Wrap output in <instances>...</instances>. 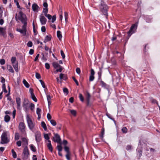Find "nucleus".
<instances>
[{
    "label": "nucleus",
    "instance_id": "nucleus-1",
    "mask_svg": "<svg viewBox=\"0 0 160 160\" xmlns=\"http://www.w3.org/2000/svg\"><path fill=\"white\" fill-rule=\"evenodd\" d=\"M9 133L8 131H4L1 136V143L4 144L9 142Z\"/></svg>",
    "mask_w": 160,
    "mask_h": 160
},
{
    "label": "nucleus",
    "instance_id": "nucleus-2",
    "mask_svg": "<svg viewBox=\"0 0 160 160\" xmlns=\"http://www.w3.org/2000/svg\"><path fill=\"white\" fill-rule=\"evenodd\" d=\"M19 16L18 18H17V14H16L15 17L16 20L17 21L18 20H20L23 24L27 25V18L26 15L24 14L23 13L22 11H19Z\"/></svg>",
    "mask_w": 160,
    "mask_h": 160
},
{
    "label": "nucleus",
    "instance_id": "nucleus-3",
    "mask_svg": "<svg viewBox=\"0 0 160 160\" xmlns=\"http://www.w3.org/2000/svg\"><path fill=\"white\" fill-rule=\"evenodd\" d=\"M99 8L101 11L102 13L103 14L107 16L108 15L107 12L108 7L103 1H101L99 5Z\"/></svg>",
    "mask_w": 160,
    "mask_h": 160
},
{
    "label": "nucleus",
    "instance_id": "nucleus-4",
    "mask_svg": "<svg viewBox=\"0 0 160 160\" xmlns=\"http://www.w3.org/2000/svg\"><path fill=\"white\" fill-rule=\"evenodd\" d=\"M26 120L29 128L32 131L35 125L30 118L28 114H27L26 116Z\"/></svg>",
    "mask_w": 160,
    "mask_h": 160
},
{
    "label": "nucleus",
    "instance_id": "nucleus-5",
    "mask_svg": "<svg viewBox=\"0 0 160 160\" xmlns=\"http://www.w3.org/2000/svg\"><path fill=\"white\" fill-rule=\"evenodd\" d=\"M18 128L22 134L23 136H26V126L24 123L23 122H20Z\"/></svg>",
    "mask_w": 160,
    "mask_h": 160
},
{
    "label": "nucleus",
    "instance_id": "nucleus-6",
    "mask_svg": "<svg viewBox=\"0 0 160 160\" xmlns=\"http://www.w3.org/2000/svg\"><path fill=\"white\" fill-rule=\"evenodd\" d=\"M29 154V151L28 147L26 146L23 151L22 157L23 160H26L28 158V156Z\"/></svg>",
    "mask_w": 160,
    "mask_h": 160
},
{
    "label": "nucleus",
    "instance_id": "nucleus-7",
    "mask_svg": "<svg viewBox=\"0 0 160 160\" xmlns=\"http://www.w3.org/2000/svg\"><path fill=\"white\" fill-rule=\"evenodd\" d=\"M27 25L23 24L22 26V28L17 29V31L20 33L22 36H25L26 34L27 29L26 27Z\"/></svg>",
    "mask_w": 160,
    "mask_h": 160
},
{
    "label": "nucleus",
    "instance_id": "nucleus-8",
    "mask_svg": "<svg viewBox=\"0 0 160 160\" xmlns=\"http://www.w3.org/2000/svg\"><path fill=\"white\" fill-rule=\"evenodd\" d=\"M52 65L54 68L56 69V72H61L62 71V67L57 62H54L52 63Z\"/></svg>",
    "mask_w": 160,
    "mask_h": 160
},
{
    "label": "nucleus",
    "instance_id": "nucleus-9",
    "mask_svg": "<svg viewBox=\"0 0 160 160\" xmlns=\"http://www.w3.org/2000/svg\"><path fill=\"white\" fill-rule=\"evenodd\" d=\"M137 25L135 24H133L131 27L129 31L128 32V35L130 37L132 34L135 33L136 31Z\"/></svg>",
    "mask_w": 160,
    "mask_h": 160
},
{
    "label": "nucleus",
    "instance_id": "nucleus-10",
    "mask_svg": "<svg viewBox=\"0 0 160 160\" xmlns=\"http://www.w3.org/2000/svg\"><path fill=\"white\" fill-rule=\"evenodd\" d=\"M23 108L25 109L26 112H27L29 109V101L27 100L24 99L23 102Z\"/></svg>",
    "mask_w": 160,
    "mask_h": 160
},
{
    "label": "nucleus",
    "instance_id": "nucleus-11",
    "mask_svg": "<svg viewBox=\"0 0 160 160\" xmlns=\"http://www.w3.org/2000/svg\"><path fill=\"white\" fill-rule=\"evenodd\" d=\"M53 141L59 144H61V140L60 136L58 134H54V137L53 138Z\"/></svg>",
    "mask_w": 160,
    "mask_h": 160
},
{
    "label": "nucleus",
    "instance_id": "nucleus-12",
    "mask_svg": "<svg viewBox=\"0 0 160 160\" xmlns=\"http://www.w3.org/2000/svg\"><path fill=\"white\" fill-rule=\"evenodd\" d=\"M32 8L34 12H38L39 10L38 6L35 2L32 4Z\"/></svg>",
    "mask_w": 160,
    "mask_h": 160
},
{
    "label": "nucleus",
    "instance_id": "nucleus-13",
    "mask_svg": "<svg viewBox=\"0 0 160 160\" xmlns=\"http://www.w3.org/2000/svg\"><path fill=\"white\" fill-rule=\"evenodd\" d=\"M40 22L42 25H45L47 22V19L42 14L41 15L39 16Z\"/></svg>",
    "mask_w": 160,
    "mask_h": 160
},
{
    "label": "nucleus",
    "instance_id": "nucleus-14",
    "mask_svg": "<svg viewBox=\"0 0 160 160\" xmlns=\"http://www.w3.org/2000/svg\"><path fill=\"white\" fill-rule=\"evenodd\" d=\"M35 139L37 142H39L41 140V134L39 131H37L35 133Z\"/></svg>",
    "mask_w": 160,
    "mask_h": 160
},
{
    "label": "nucleus",
    "instance_id": "nucleus-15",
    "mask_svg": "<svg viewBox=\"0 0 160 160\" xmlns=\"http://www.w3.org/2000/svg\"><path fill=\"white\" fill-rule=\"evenodd\" d=\"M16 99L17 105V108L20 109L21 108V99L20 98L18 97L16 98Z\"/></svg>",
    "mask_w": 160,
    "mask_h": 160
},
{
    "label": "nucleus",
    "instance_id": "nucleus-16",
    "mask_svg": "<svg viewBox=\"0 0 160 160\" xmlns=\"http://www.w3.org/2000/svg\"><path fill=\"white\" fill-rule=\"evenodd\" d=\"M91 96L89 93L88 92H87L86 95V100L87 102V105L88 106L89 105L90 100Z\"/></svg>",
    "mask_w": 160,
    "mask_h": 160
},
{
    "label": "nucleus",
    "instance_id": "nucleus-17",
    "mask_svg": "<svg viewBox=\"0 0 160 160\" xmlns=\"http://www.w3.org/2000/svg\"><path fill=\"white\" fill-rule=\"evenodd\" d=\"M12 66L14 68L15 71L16 72H18V62H16L15 63H12Z\"/></svg>",
    "mask_w": 160,
    "mask_h": 160
},
{
    "label": "nucleus",
    "instance_id": "nucleus-18",
    "mask_svg": "<svg viewBox=\"0 0 160 160\" xmlns=\"http://www.w3.org/2000/svg\"><path fill=\"white\" fill-rule=\"evenodd\" d=\"M48 144L47 147L49 150L51 152H52L53 151V148L51 145V142L50 140H48Z\"/></svg>",
    "mask_w": 160,
    "mask_h": 160
},
{
    "label": "nucleus",
    "instance_id": "nucleus-19",
    "mask_svg": "<svg viewBox=\"0 0 160 160\" xmlns=\"http://www.w3.org/2000/svg\"><path fill=\"white\" fill-rule=\"evenodd\" d=\"M47 99L48 101V105L49 106L51 104V96L49 94H47Z\"/></svg>",
    "mask_w": 160,
    "mask_h": 160
},
{
    "label": "nucleus",
    "instance_id": "nucleus-20",
    "mask_svg": "<svg viewBox=\"0 0 160 160\" xmlns=\"http://www.w3.org/2000/svg\"><path fill=\"white\" fill-rule=\"evenodd\" d=\"M22 141L23 144L25 145H28V140L25 138H22Z\"/></svg>",
    "mask_w": 160,
    "mask_h": 160
},
{
    "label": "nucleus",
    "instance_id": "nucleus-21",
    "mask_svg": "<svg viewBox=\"0 0 160 160\" xmlns=\"http://www.w3.org/2000/svg\"><path fill=\"white\" fill-rule=\"evenodd\" d=\"M57 36L59 40H61L62 36L61 32L60 31H57Z\"/></svg>",
    "mask_w": 160,
    "mask_h": 160
},
{
    "label": "nucleus",
    "instance_id": "nucleus-22",
    "mask_svg": "<svg viewBox=\"0 0 160 160\" xmlns=\"http://www.w3.org/2000/svg\"><path fill=\"white\" fill-rule=\"evenodd\" d=\"M41 126L43 128V129L45 131L47 130V127L45 123L43 121L41 122Z\"/></svg>",
    "mask_w": 160,
    "mask_h": 160
},
{
    "label": "nucleus",
    "instance_id": "nucleus-23",
    "mask_svg": "<svg viewBox=\"0 0 160 160\" xmlns=\"http://www.w3.org/2000/svg\"><path fill=\"white\" fill-rule=\"evenodd\" d=\"M5 29L4 28L2 27L0 28V34L4 36L5 34L4 31Z\"/></svg>",
    "mask_w": 160,
    "mask_h": 160
},
{
    "label": "nucleus",
    "instance_id": "nucleus-24",
    "mask_svg": "<svg viewBox=\"0 0 160 160\" xmlns=\"http://www.w3.org/2000/svg\"><path fill=\"white\" fill-rule=\"evenodd\" d=\"M23 82L24 86L26 88H28L29 87V84L25 79H24L23 80Z\"/></svg>",
    "mask_w": 160,
    "mask_h": 160
},
{
    "label": "nucleus",
    "instance_id": "nucleus-25",
    "mask_svg": "<svg viewBox=\"0 0 160 160\" xmlns=\"http://www.w3.org/2000/svg\"><path fill=\"white\" fill-rule=\"evenodd\" d=\"M7 68L10 72L12 73L14 72V71L13 69V68L11 65H8L7 67Z\"/></svg>",
    "mask_w": 160,
    "mask_h": 160
},
{
    "label": "nucleus",
    "instance_id": "nucleus-26",
    "mask_svg": "<svg viewBox=\"0 0 160 160\" xmlns=\"http://www.w3.org/2000/svg\"><path fill=\"white\" fill-rule=\"evenodd\" d=\"M10 118L8 115H6L4 117V121L6 122H8L10 120Z\"/></svg>",
    "mask_w": 160,
    "mask_h": 160
},
{
    "label": "nucleus",
    "instance_id": "nucleus-27",
    "mask_svg": "<svg viewBox=\"0 0 160 160\" xmlns=\"http://www.w3.org/2000/svg\"><path fill=\"white\" fill-rule=\"evenodd\" d=\"M30 148L33 152H35L36 151V147L33 144L30 145Z\"/></svg>",
    "mask_w": 160,
    "mask_h": 160
},
{
    "label": "nucleus",
    "instance_id": "nucleus-28",
    "mask_svg": "<svg viewBox=\"0 0 160 160\" xmlns=\"http://www.w3.org/2000/svg\"><path fill=\"white\" fill-rule=\"evenodd\" d=\"M150 101L151 102L154 104L156 103L157 105H158V102L155 99H153L152 98H150Z\"/></svg>",
    "mask_w": 160,
    "mask_h": 160
},
{
    "label": "nucleus",
    "instance_id": "nucleus-29",
    "mask_svg": "<svg viewBox=\"0 0 160 160\" xmlns=\"http://www.w3.org/2000/svg\"><path fill=\"white\" fill-rule=\"evenodd\" d=\"M51 39V37L50 35H47L45 37L44 42H48L50 41Z\"/></svg>",
    "mask_w": 160,
    "mask_h": 160
},
{
    "label": "nucleus",
    "instance_id": "nucleus-30",
    "mask_svg": "<svg viewBox=\"0 0 160 160\" xmlns=\"http://www.w3.org/2000/svg\"><path fill=\"white\" fill-rule=\"evenodd\" d=\"M31 97L32 99L35 102H36L37 101V100L34 94H32L31 95Z\"/></svg>",
    "mask_w": 160,
    "mask_h": 160
},
{
    "label": "nucleus",
    "instance_id": "nucleus-31",
    "mask_svg": "<svg viewBox=\"0 0 160 160\" xmlns=\"http://www.w3.org/2000/svg\"><path fill=\"white\" fill-rule=\"evenodd\" d=\"M104 128H102V131L101 134L100 135V137L101 138H102L103 137V135L104 133Z\"/></svg>",
    "mask_w": 160,
    "mask_h": 160
},
{
    "label": "nucleus",
    "instance_id": "nucleus-32",
    "mask_svg": "<svg viewBox=\"0 0 160 160\" xmlns=\"http://www.w3.org/2000/svg\"><path fill=\"white\" fill-rule=\"evenodd\" d=\"M11 151L12 153V156L14 158H17V154L15 151H14V150L12 149V150Z\"/></svg>",
    "mask_w": 160,
    "mask_h": 160
},
{
    "label": "nucleus",
    "instance_id": "nucleus-33",
    "mask_svg": "<svg viewBox=\"0 0 160 160\" xmlns=\"http://www.w3.org/2000/svg\"><path fill=\"white\" fill-rule=\"evenodd\" d=\"M48 12V8H43L42 12L44 13V15H45L47 14Z\"/></svg>",
    "mask_w": 160,
    "mask_h": 160
},
{
    "label": "nucleus",
    "instance_id": "nucleus-34",
    "mask_svg": "<svg viewBox=\"0 0 160 160\" xmlns=\"http://www.w3.org/2000/svg\"><path fill=\"white\" fill-rule=\"evenodd\" d=\"M106 115L108 117V118L113 121L114 122H115V120L114 119L112 118V116L110 114L108 113H107Z\"/></svg>",
    "mask_w": 160,
    "mask_h": 160
},
{
    "label": "nucleus",
    "instance_id": "nucleus-35",
    "mask_svg": "<svg viewBox=\"0 0 160 160\" xmlns=\"http://www.w3.org/2000/svg\"><path fill=\"white\" fill-rule=\"evenodd\" d=\"M51 124L53 126H55L57 124L56 122L54 120L52 119L50 121Z\"/></svg>",
    "mask_w": 160,
    "mask_h": 160
},
{
    "label": "nucleus",
    "instance_id": "nucleus-36",
    "mask_svg": "<svg viewBox=\"0 0 160 160\" xmlns=\"http://www.w3.org/2000/svg\"><path fill=\"white\" fill-rule=\"evenodd\" d=\"M43 5L44 7V8H48V4L47 2V0H44V1Z\"/></svg>",
    "mask_w": 160,
    "mask_h": 160
},
{
    "label": "nucleus",
    "instance_id": "nucleus-37",
    "mask_svg": "<svg viewBox=\"0 0 160 160\" xmlns=\"http://www.w3.org/2000/svg\"><path fill=\"white\" fill-rule=\"evenodd\" d=\"M122 131L123 133H126L127 132L128 130L126 127H124L122 128Z\"/></svg>",
    "mask_w": 160,
    "mask_h": 160
},
{
    "label": "nucleus",
    "instance_id": "nucleus-38",
    "mask_svg": "<svg viewBox=\"0 0 160 160\" xmlns=\"http://www.w3.org/2000/svg\"><path fill=\"white\" fill-rule=\"evenodd\" d=\"M17 62V61L16 60V58L15 57H12V58L11 59V62L12 64Z\"/></svg>",
    "mask_w": 160,
    "mask_h": 160
},
{
    "label": "nucleus",
    "instance_id": "nucleus-39",
    "mask_svg": "<svg viewBox=\"0 0 160 160\" xmlns=\"http://www.w3.org/2000/svg\"><path fill=\"white\" fill-rule=\"evenodd\" d=\"M19 138V135L18 133H16L15 134V139L16 140H18Z\"/></svg>",
    "mask_w": 160,
    "mask_h": 160
},
{
    "label": "nucleus",
    "instance_id": "nucleus-40",
    "mask_svg": "<svg viewBox=\"0 0 160 160\" xmlns=\"http://www.w3.org/2000/svg\"><path fill=\"white\" fill-rule=\"evenodd\" d=\"M41 109L39 108H38L37 109L36 113L38 117H39V116H40L41 115L40 112H41Z\"/></svg>",
    "mask_w": 160,
    "mask_h": 160
},
{
    "label": "nucleus",
    "instance_id": "nucleus-41",
    "mask_svg": "<svg viewBox=\"0 0 160 160\" xmlns=\"http://www.w3.org/2000/svg\"><path fill=\"white\" fill-rule=\"evenodd\" d=\"M79 97L80 100L81 102H83L84 101V98L82 95L81 93H79Z\"/></svg>",
    "mask_w": 160,
    "mask_h": 160
},
{
    "label": "nucleus",
    "instance_id": "nucleus-42",
    "mask_svg": "<svg viewBox=\"0 0 160 160\" xmlns=\"http://www.w3.org/2000/svg\"><path fill=\"white\" fill-rule=\"evenodd\" d=\"M34 105L32 103H31L30 104L29 107L30 109L32 111H33L34 109Z\"/></svg>",
    "mask_w": 160,
    "mask_h": 160
},
{
    "label": "nucleus",
    "instance_id": "nucleus-43",
    "mask_svg": "<svg viewBox=\"0 0 160 160\" xmlns=\"http://www.w3.org/2000/svg\"><path fill=\"white\" fill-rule=\"evenodd\" d=\"M102 73V72L101 69H100L99 71L98 72V79H101Z\"/></svg>",
    "mask_w": 160,
    "mask_h": 160
},
{
    "label": "nucleus",
    "instance_id": "nucleus-44",
    "mask_svg": "<svg viewBox=\"0 0 160 160\" xmlns=\"http://www.w3.org/2000/svg\"><path fill=\"white\" fill-rule=\"evenodd\" d=\"M44 137L45 139L47 140H48H48H49V137L48 134H44Z\"/></svg>",
    "mask_w": 160,
    "mask_h": 160
},
{
    "label": "nucleus",
    "instance_id": "nucleus-45",
    "mask_svg": "<svg viewBox=\"0 0 160 160\" xmlns=\"http://www.w3.org/2000/svg\"><path fill=\"white\" fill-rule=\"evenodd\" d=\"M57 148L58 152H61L62 151V148L61 145H58Z\"/></svg>",
    "mask_w": 160,
    "mask_h": 160
},
{
    "label": "nucleus",
    "instance_id": "nucleus-46",
    "mask_svg": "<svg viewBox=\"0 0 160 160\" xmlns=\"http://www.w3.org/2000/svg\"><path fill=\"white\" fill-rule=\"evenodd\" d=\"M39 81L41 83V84L42 85V87L43 88H46V86H45V83L42 80H40Z\"/></svg>",
    "mask_w": 160,
    "mask_h": 160
},
{
    "label": "nucleus",
    "instance_id": "nucleus-47",
    "mask_svg": "<svg viewBox=\"0 0 160 160\" xmlns=\"http://www.w3.org/2000/svg\"><path fill=\"white\" fill-rule=\"evenodd\" d=\"M71 113L74 116H75L76 114V111L74 110H71L70 111Z\"/></svg>",
    "mask_w": 160,
    "mask_h": 160
},
{
    "label": "nucleus",
    "instance_id": "nucleus-48",
    "mask_svg": "<svg viewBox=\"0 0 160 160\" xmlns=\"http://www.w3.org/2000/svg\"><path fill=\"white\" fill-rule=\"evenodd\" d=\"M100 84L102 87H106V84L101 80L100 81Z\"/></svg>",
    "mask_w": 160,
    "mask_h": 160
},
{
    "label": "nucleus",
    "instance_id": "nucleus-49",
    "mask_svg": "<svg viewBox=\"0 0 160 160\" xmlns=\"http://www.w3.org/2000/svg\"><path fill=\"white\" fill-rule=\"evenodd\" d=\"M64 150H65V151L67 152V153H70V152H69V148L66 146H65L64 147Z\"/></svg>",
    "mask_w": 160,
    "mask_h": 160
},
{
    "label": "nucleus",
    "instance_id": "nucleus-50",
    "mask_svg": "<svg viewBox=\"0 0 160 160\" xmlns=\"http://www.w3.org/2000/svg\"><path fill=\"white\" fill-rule=\"evenodd\" d=\"M2 88L4 92L5 93H7V91L6 88V86L5 84H3L2 86Z\"/></svg>",
    "mask_w": 160,
    "mask_h": 160
},
{
    "label": "nucleus",
    "instance_id": "nucleus-51",
    "mask_svg": "<svg viewBox=\"0 0 160 160\" xmlns=\"http://www.w3.org/2000/svg\"><path fill=\"white\" fill-rule=\"evenodd\" d=\"M27 46L29 47H31L32 46V43L31 41H29L27 43Z\"/></svg>",
    "mask_w": 160,
    "mask_h": 160
},
{
    "label": "nucleus",
    "instance_id": "nucleus-52",
    "mask_svg": "<svg viewBox=\"0 0 160 160\" xmlns=\"http://www.w3.org/2000/svg\"><path fill=\"white\" fill-rule=\"evenodd\" d=\"M35 76L36 78L38 79L40 78H41L40 74L38 72L36 73Z\"/></svg>",
    "mask_w": 160,
    "mask_h": 160
},
{
    "label": "nucleus",
    "instance_id": "nucleus-53",
    "mask_svg": "<svg viewBox=\"0 0 160 160\" xmlns=\"http://www.w3.org/2000/svg\"><path fill=\"white\" fill-rule=\"evenodd\" d=\"M5 60L4 59H0V64L1 65H3L5 63Z\"/></svg>",
    "mask_w": 160,
    "mask_h": 160
},
{
    "label": "nucleus",
    "instance_id": "nucleus-54",
    "mask_svg": "<svg viewBox=\"0 0 160 160\" xmlns=\"http://www.w3.org/2000/svg\"><path fill=\"white\" fill-rule=\"evenodd\" d=\"M76 72L78 74H79V75L80 74V73L81 72V70L79 68H77L76 69Z\"/></svg>",
    "mask_w": 160,
    "mask_h": 160
},
{
    "label": "nucleus",
    "instance_id": "nucleus-55",
    "mask_svg": "<svg viewBox=\"0 0 160 160\" xmlns=\"http://www.w3.org/2000/svg\"><path fill=\"white\" fill-rule=\"evenodd\" d=\"M61 54L62 56V58L63 59H64L65 57V54H64L62 50H61L60 51Z\"/></svg>",
    "mask_w": 160,
    "mask_h": 160
},
{
    "label": "nucleus",
    "instance_id": "nucleus-56",
    "mask_svg": "<svg viewBox=\"0 0 160 160\" xmlns=\"http://www.w3.org/2000/svg\"><path fill=\"white\" fill-rule=\"evenodd\" d=\"M52 22H54L56 20V15H53L52 18Z\"/></svg>",
    "mask_w": 160,
    "mask_h": 160
},
{
    "label": "nucleus",
    "instance_id": "nucleus-57",
    "mask_svg": "<svg viewBox=\"0 0 160 160\" xmlns=\"http://www.w3.org/2000/svg\"><path fill=\"white\" fill-rule=\"evenodd\" d=\"M47 118L48 119V120L50 121V120H51V119L52 118V116L49 113H48L47 115Z\"/></svg>",
    "mask_w": 160,
    "mask_h": 160
},
{
    "label": "nucleus",
    "instance_id": "nucleus-58",
    "mask_svg": "<svg viewBox=\"0 0 160 160\" xmlns=\"http://www.w3.org/2000/svg\"><path fill=\"white\" fill-rule=\"evenodd\" d=\"M17 6V8H18L20 9V11H23V10H24L25 9L23 8H21L20 6L19 5V4L16 5Z\"/></svg>",
    "mask_w": 160,
    "mask_h": 160
},
{
    "label": "nucleus",
    "instance_id": "nucleus-59",
    "mask_svg": "<svg viewBox=\"0 0 160 160\" xmlns=\"http://www.w3.org/2000/svg\"><path fill=\"white\" fill-rule=\"evenodd\" d=\"M63 91L64 93H66L67 95L68 93V89L66 88H63Z\"/></svg>",
    "mask_w": 160,
    "mask_h": 160
},
{
    "label": "nucleus",
    "instance_id": "nucleus-60",
    "mask_svg": "<svg viewBox=\"0 0 160 160\" xmlns=\"http://www.w3.org/2000/svg\"><path fill=\"white\" fill-rule=\"evenodd\" d=\"M65 77V75L64 74L60 73L59 75V78L61 79H63Z\"/></svg>",
    "mask_w": 160,
    "mask_h": 160
},
{
    "label": "nucleus",
    "instance_id": "nucleus-61",
    "mask_svg": "<svg viewBox=\"0 0 160 160\" xmlns=\"http://www.w3.org/2000/svg\"><path fill=\"white\" fill-rule=\"evenodd\" d=\"M46 17H47L48 19L49 20H50L51 19L52 17L51 15L49 14H47L45 15Z\"/></svg>",
    "mask_w": 160,
    "mask_h": 160
},
{
    "label": "nucleus",
    "instance_id": "nucleus-62",
    "mask_svg": "<svg viewBox=\"0 0 160 160\" xmlns=\"http://www.w3.org/2000/svg\"><path fill=\"white\" fill-rule=\"evenodd\" d=\"M45 68L47 69H48L50 68V65L49 63H46L45 64Z\"/></svg>",
    "mask_w": 160,
    "mask_h": 160
},
{
    "label": "nucleus",
    "instance_id": "nucleus-63",
    "mask_svg": "<svg viewBox=\"0 0 160 160\" xmlns=\"http://www.w3.org/2000/svg\"><path fill=\"white\" fill-rule=\"evenodd\" d=\"M94 79V77L93 76H90L89 77V81H93Z\"/></svg>",
    "mask_w": 160,
    "mask_h": 160
},
{
    "label": "nucleus",
    "instance_id": "nucleus-64",
    "mask_svg": "<svg viewBox=\"0 0 160 160\" xmlns=\"http://www.w3.org/2000/svg\"><path fill=\"white\" fill-rule=\"evenodd\" d=\"M69 156H70V153H67L66 155V156H65L66 157L68 160H70V158Z\"/></svg>",
    "mask_w": 160,
    "mask_h": 160
}]
</instances>
